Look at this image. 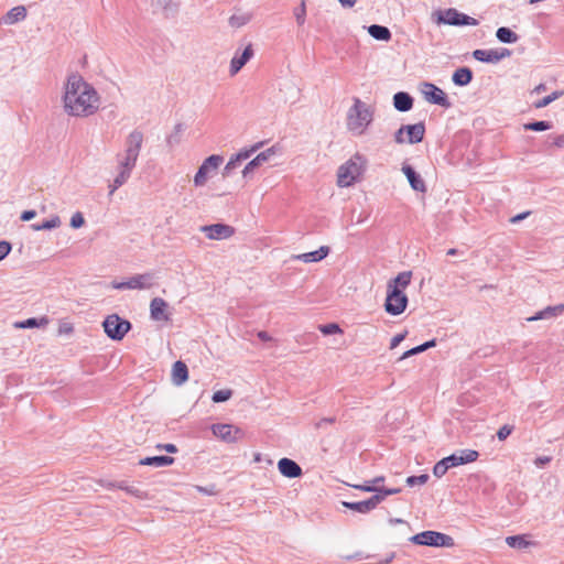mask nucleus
<instances>
[{"label":"nucleus","mask_w":564,"mask_h":564,"mask_svg":"<svg viewBox=\"0 0 564 564\" xmlns=\"http://www.w3.org/2000/svg\"><path fill=\"white\" fill-rule=\"evenodd\" d=\"M63 101L65 111L75 117L90 116L99 107L98 93L77 74L68 76Z\"/></svg>","instance_id":"f257e3e1"},{"label":"nucleus","mask_w":564,"mask_h":564,"mask_svg":"<svg viewBox=\"0 0 564 564\" xmlns=\"http://www.w3.org/2000/svg\"><path fill=\"white\" fill-rule=\"evenodd\" d=\"M367 159L356 153L347 162L341 164L337 171V184L339 187L351 186L358 177L365 172Z\"/></svg>","instance_id":"f03ea898"},{"label":"nucleus","mask_w":564,"mask_h":564,"mask_svg":"<svg viewBox=\"0 0 564 564\" xmlns=\"http://www.w3.org/2000/svg\"><path fill=\"white\" fill-rule=\"evenodd\" d=\"M373 113L367 104L359 98H355L354 106L350 107L347 113V127L349 131L360 135L371 123Z\"/></svg>","instance_id":"7ed1b4c3"},{"label":"nucleus","mask_w":564,"mask_h":564,"mask_svg":"<svg viewBox=\"0 0 564 564\" xmlns=\"http://www.w3.org/2000/svg\"><path fill=\"white\" fill-rule=\"evenodd\" d=\"M117 159V175L112 183L109 185V195H112L119 187L128 182L133 169L137 165L138 158L131 153H118Z\"/></svg>","instance_id":"20e7f679"},{"label":"nucleus","mask_w":564,"mask_h":564,"mask_svg":"<svg viewBox=\"0 0 564 564\" xmlns=\"http://www.w3.org/2000/svg\"><path fill=\"white\" fill-rule=\"evenodd\" d=\"M410 541L416 545L435 547H452L454 545L452 536L436 531H423L411 536Z\"/></svg>","instance_id":"39448f33"},{"label":"nucleus","mask_w":564,"mask_h":564,"mask_svg":"<svg viewBox=\"0 0 564 564\" xmlns=\"http://www.w3.org/2000/svg\"><path fill=\"white\" fill-rule=\"evenodd\" d=\"M436 23L438 24H448L454 26H463V25H478V21L469 17L465 13L459 12L457 9L449 8L443 11H437L436 13Z\"/></svg>","instance_id":"423d86ee"},{"label":"nucleus","mask_w":564,"mask_h":564,"mask_svg":"<svg viewBox=\"0 0 564 564\" xmlns=\"http://www.w3.org/2000/svg\"><path fill=\"white\" fill-rule=\"evenodd\" d=\"M102 326L107 336L112 340H121L131 329V323L119 317L117 314L107 316L102 323Z\"/></svg>","instance_id":"0eeeda50"},{"label":"nucleus","mask_w":564,"mask_h":564,"mask_svg":"<svg viewBox=\"0 0 564 564\" xmlns=\"http://www.w3.org/2000/svg\"><path fill=\"white\" fill-rule=\"evenodd\" d=\"M155 274L145 272L135 274L124 282H112L111 286L116 290H149L154 285Z\"/></svg>","instance_id":"6e6552de"},{"label":"nucleus","mask_w":564,"mask_h":564,"mask_svg":"<svg viewBox=\"0 0 564 564\" xmlns=\"http://www.w3.org/2000/svg\"><path fill=\"white\" fill-rule=\"evenodd\" d=\"M223 162L224 158L218 154L206 158L194 176L195 186H204L207 183L209 174L216 172Z\"/></svg>","instance_id":"1a4fd4ad"},{"label":"nucleus","mask_w":564,"mask_h":564,"mask_svg":"<svg viewBox=\"0 0 564 564\" xmlns=\"http://www.w3.org/2000/svg\"><path fill=\"white\" fill-rule=\"evenodd\" d=\"M408 305V296L401 290L388 289L384 310L390 315L402 314Z\"/></svg>","instance_id":"9d476101"},{"label":"nucleus","mask_w":564,"mask_h":564,"mask_svg":"<svg viewBox=\"0 0 564 564\" xmlns=\"http://www.w3.org/2000/svg\"><path fill=\"white\" fill-rule=\"evenodd\" d=\"M421 91L424 95L426 101L444 108L451 107V102L446 94L436 85L432 83H423Z\"/></svg>","instance_id":"9b49d317"},{"label":"nucleus","mask_w":564,"mask_h":564,"mask_svg":"<svg viewBox=\"0 0 564 564\" xmlns=\"http://www.w3.org/2000/svg\"><path fill=\"white\" fill-rule=\"evenodd\" d=\"M212 432L216 437L227 443L237 442L241 434V430L234 426L232 424L221 423L213 424Z\"/></svg>","instance_id":"f8f14e48"},{"label":"nucleus","mask_w":564,"mask_h":564,"mask_svg":"<svg viewBox=\"0 0 564 564\" xmlns=\"http://www.w3.org/2000/svg\"><path fill=\"white\" fill-rule=\"evenodd\" d=\"M171 312L169 304L162 297H154L150 303V316L155 322L171 321Z\"/></svg>","instance_id":"ddd939ff"},{"label":"nucleus","mask_w":564,"mask_h":564,"mask_svg":"<svg viewBox=\"0 0 564 564\" xmlns=\"http://www.w3.org/2000/svg\"><path fill=\"white\" fill-rule=\"evenodd\" d=\"M200 230L206 234L208 239L212 240L228 239L235 234V229L225 224L206 225L203 226Z\"/></svg>","instance_id":"4468645a"},{"label":"nucleus","mask_w":564,"mask_h":564,"mask_svg":"<svg viewBox=\"0 0 564 564\" xmlns=\"http://www.w3.org/2000/svg\"><path fill=\"white\" fill-rule=\"evenodd\" d=\"M262 143H257L252 145L250 149L241 150L236 155L231 156L230 160L224 167L223 175L224 177L230 176L231 172L239 166V164L249 159L256 151L260 149Z\"/></svg>","instance_id":"2eb2a0df"},{"label":"nucleus","mask_w":564,"mask_h":564,"mask_svg":"<svg viewBox=\"0 0 564 564\" xmlns=\"http://www.w3.org/2000/svg\"><path fill=\"white\" fill-rule=\"evenodd\" d=\"M143 141L144 135L142 131L138 129L131 131L126 138L123 152L131 153L133 156L139 158Z\"/></svg>","instance_id":"dca6fc26"},{"label":"nucleus","mask_w":564,"mask_h":564,"mask_svg":"<svg viewBox=\"0 0 564 564\" xmlns=\"http://www.w3.org/2000/svg\"><path fill=\"white\" fill-rule=\"evenodd\" d=\"M478 456L479 454L477 451L463 449L444 458L446 459V463L448 464L449 468H452L459 465L473 463L478 458Z\"/></svg>","instance_id":"f3484780"},{"label":"nucleus","mask_w":564,"mask_h":564,"mask_svg":"<svg viewBox=\"0 0 564 564\" xmlns=\"http://www.w3.org/2000/svg\"><path fill=\"white\" fill-rule=\"evenodd\" d=\"M275 154L274 147L264 150L259 153L254 159H252L242 170L243 177H249L256 169L260 167L262 164L268 162L271 156Z\"/></svg>","instance_id":"a211bd4d"},{"label":"nucleus","mask_w":564,"mask_h":564,"mask_svg":"<svg viewBox=\"0 0 564 564\" xmlns=\"http://www.w3.org/2000/svg\"><path fill=\"white\" fill-rule=\"evenodd\" d=\"M279 471L288 478L301 477L303 471L301 466L293 459L283 457L278 462Z\"/></svg>","instance_id":"6ab92c4d"},{"label":"nucleus","mask_w":564,"mask_h":564,"mask_svg":"<svg viewBox=\"0 0 564 564\" xmlns=\"http://www.w3.org/2000/svg\"><path fill=\"white\" fill-rule=\"evenodd\" d=\"M402 172L403 174L406 176L409 183H410V186L416 191V192H420V193H425L426 192V185H425V182L423 181V178L421 177L420 174H417L414 169L409 165V164H403L402 165Z\"/></svg>","instance_id":"aec40b11"},{"label":"nucleus","mask_w":564,"mask_h":564,"mask_svg":"<svg viewBox=\"0 0 564 564\" xmlns=\"http://www.w3.org/2000/svg\"><path fill=\"white\" fill-rule=\"evenodd\" d=\"M406 134V142L410 144L419 143L423 140L425 133V126L423 122L415 124H404Z\"/></svg>","instance_id":"412c9836"},{"label":"nucleus","mask_w":564,"mask_h":564,"mask_svg":"<svg viewBox=\"0 0 564 564\" xmlns=\"http://www.w3.org/2000/svg\"><path fill=\"white\" fill-rule=\"evenodd\" d=\"M253 50L251 45H248L240 56H235L230 62V74L236 75L252 57Z\"/></svg>","instance_id":"4be33fe9"},{"label":"nucleus","mask_w":564,"mask_h":564,"mask_svg":"<svg viewBox=\"0 0 564 564\" xmlns=\"http://www.w3.org/2000/svg\"><path fill=\"white\" fill-rule=\"evenodd\" d=\"M401 488H386L378 486L377 490L373 491L375 495L370 497L368 501L373 510L379 503H381L386 499L387 496L397 495L401 492Z\"/></svg>","instance_id":"5701e85b"},{"label":"nucleus","mask_w":564,"mask_h":564,"mask_svg":"<svg viewBox=\"0 0 564 564\" xmlns=\"http://www.w3.org/2000/svg\"><path fill=\"white\" fill-rule=\"evenodd\" d=\"M328 253H329V248L326 246H322L319 249H317L315 251L297 254L294 257V259L303 261L305 263L318 262V261L323 260L324 258H326L328 256Z\"/></svg>","instance_id":"b1692460"},{"label":"nucleus","mask_w":564,"mask_h":564,"mask_svg":"<svg viewBox=\"0 0 564 564\" xmlns=\"http://www.w3.org/2000/svg\"><path fill=\"white\" fill-rule=\"evenodd\" d=\"M188 379V369L187 366L177 360L174 362L172 368V381L175 386L183 384Z\"/></svg>","instance_id":"393cba45"},{"label":"nucleus","mask_w":564,"mask_h":564,"mask_svg":"<svg viewBox=\"0 0 564 564\" xmlns=\"http://www.w3.org/2000/svg\"><path fill=\"white\" fill-rule=\"evenodd\" d=\"M393 106L401 112L409 111L413 107V98L408 93L399 91L393 96Z\"/></svg>","instance_id":"a878e982"},{"label":"nucleus","mask_w":564,"mask_h":564,"mask_svg":"<svg viewBox=\"0 0 564 564\" xmlns=\"http://www.w3.org/2000/svg\"><path fill=\"white\" fill-rule=\"evenodd\" d=\"M564 312V304L555 306H547L544 310L538 312L534 316L528 318L529 322L549 319L561 315Z\"/></svg>","instance_id":"bb28decb"},{"label":"nucleus","mask_w":564,"mask_h":564,"mask_svg":"<svg viewBox=\"0 0 564 564\" xmlns=\"http://www.w3.org/2000/svg\"><path fill=\"white\" fill-rule=\"evenodd\" d=\"M411 278H412L411 271H403V272L399 273L394 279H391L388 282L387 289H395V290H401L403 292V290L410 285Z\"/></svg>","instance_id":"cd10ccee"},{"label":"nucleus","mask_w":564,"mask_h":564,"mask_svg":"<svg viewBox=\"0 0 564 564\" xmlns=\"http://www.w3.org/2000/svg\"><path fill=\"white\" fill-rule=\"evenodd\" d=\"M26 17V9L23 6H18L8 11L3 18V23L14 24L19 21L24 20Z\"/></svg>","instance_id":"c85d7f7f"},{"label":"nucleus","mask_w":564,"mask_h":564,"mask_svg":"<svg viewBox=\"0 0 564 564\" xmlns=\"http://www.w3.org/2000/svg\"><path fill=\"white\" fill-rule=\"evenodd\" d=\"M452 79L457 86H467L473 79V72L468 67H460L454 72Z\"/></svg>","instance_id":"c756f323"},{"label":"nucleus","mask_w":564,"mask_h":564,"mask_svg":"<svg viewBox=\"0 0 564 564\" xmlns=\"http://www.w3.org/2000/svg\"><path fill=\"white\" fill-rule=\"evenodd\" d=\"M368 33L378 41L388 42L391 39V32L387 26L379 24H371L368 26Z\"/></svg>","instance_id":"7c9ffc66"},{"label":"nucleus","mask_w":564,"mask_h":564,"mask_svg":"<svg viewBox=\"0 0 564 564\" xmlns=\"http://www.w3.org/2000/svg\"><path fill=\"white\" fill-rule=\"evenodd\" d=\"M174 463V458L171 456H152L145 457L140 460L141 465L154 466V467H164L170 466Z\"/></svg>","instance_id":"2f4dec72"},{"label":"nucleus","mask_w":564,"mask_h":564,"mask_svg":"<svg viewBox=\"0 0 564 564\" xmlns=\"http://www.w3.org/2000/svg\"><path fill=\"white\" fill-rule=\"evenodd\" d=\"M108 488H118V489H121V490H124L127 494L131 495V496H134L137 498H144L145 497V494L140 490L139 488L134 487V486H130L128 485L126 481H119V482H109L107 485Z\"/></svg>","instance_id":"473e14b6"},{"label":"nucleus","mask_w":564,"mask_h":564,"mask_svg":"<svg viewBox=\"0 0 564 564\" xmlns=\"http://www.w3.org/2000/svg\"><path fill=\"white\" fill-rule=\"evenodd\" d=\"M473 57L484 63H498L496 50H475L473 52Z\"/></svg>","instance_id":"72a5a7b5"},{"label":"nucleus","mask_w":564,"mask_h":564,"mask_svg":"<svg viewBox=\"0 0 564 564\" xmlns=\"http://www.w3.org/2000/svg\"><path fill=\"white\" fill-rule=\"evenodd\" d=\"M497 39L502 43H516L518 35L511 29L501 26L496 32Z\"/></svg>","instance_id":"f704fd0d"},{"label":"nucleus","mask_w":564,"mask_h":564,"mask_svg":"<svg viewBox=\"0 0 564 564\" xmlns=\"http://www.w3.org/2000/svg\"><path fill=\"white\" fill-rule=\"evenodd\" d=\"M48 324V319L46 317H42L40 319L35 317L28 318L22 322H17L14 324L15 328H34V327H41Z\"/></svg>","instance_id":"c9c22d12"},{"label":"nucleus","mask_w":564,"mask_h":564,"mask_svg":"<svg viewBox=\"0 0 564 564\" xmlns=\"http://www.w3.org/2000/svg\"><path fill=\"white\" fill-rule=\"evenodd\" d=\"M343 506L359 513H368L372 510L368 499L358 502L344 501Z\"/></svg>","instance_id":"e433bc0d"},{"label":"nucleus","mask_w":564,"mask_h":564,"mask_svg":"<svg viewBox=\"0 0 564 564\" xmlns=\"http://www.w3.org/2000/svg\"><path fill=\"white\" fill-rule=\"evenodd\" d=\"M61 219L58 216H54L51 219L44 220L41 224H33L31 227L35 231L50 230L59 227Z\"/></svg>","instance_id":"4c0bfd02"},{"label":"nucleus","mask_w":564,"mask_h":564,"mask_svg":"<svg viewBox=\"0 0 564 564\" xmlns=\"http://www.w3.org/2000/svg\"><path fill=\"white\" fill-rule=\"evenodd\" d=\"M506 543L510 546V547H516V549H524L527 547L530 543L524 539L523 535H510V536H507L506 539Z\"/></svg>","instance_id":"58836bf2"},{"label":"nucleus","mask_w":564,"mask_h":564,"mask_svg":"<svg viewBox=\"0 0 564 564\" xmlns=\"http://www.w3.org/2000/svg\"><path fill=\"white\" fill-rule=\"evenodd\" d=\"M562 95H563L562 90H555L551 95H547V96L543 97L542 99L538 100L534 104V107L536 109L544 108V107L549 106L551 102H553L554 100H556L557 98H560Z\"/></svg>","instance_id":"ea45409f"},{"label":"nucleus","mask_w":564,"mask_h":564,"mask_svg":"<svg viewBox=\"0 0 564 564\" xmlns=\"http://www.w3.org/2000/svg\"><path fill=\"white\" fill-rule=\"evenodd\" d=\"M551 128L552 123L550 121H534L524 124V129L531 131H545Z\"/></svg>","instance_id":"a19ab883"},{"label":"nucleus","mask_w":564,"mask_h":564,"mask_svg":"<svg viewBox=\"0 0 564 564\" xmlns=\"http://www.w3.org/2000/svg\"><path fill=\"white\" fill-rule=\"evenodd\" d=\"M231 395H232V391L230 389L218 390V391L214 392L212 400L215 403H220V402H225V401L229 400L231 398Z\"/></svg>","instance_id":"79ce46f5"},{"label":"nucleus","mask_w":564,"mask_h":564,"mask_svg":"<svg viewBox=\"0 0 564 564\" xmlns=\"http://www.w3.org/2000/svg\"><path fill=\"white\" fill-rule=\"evenodd\" d=\"M318 329L324 335H332V334L343 333L341 328L336 323H329V324H325V325H319Z\"/></svg>","instance_id":"37998d69"},{"label":"nucleus","mask_w":564,"mask_h":564,"mask_svg":"<svg viewBox=\"0 0 564 564\" xmlns=\"http://www.w3.org/2000/svg\"><path fill=\"white\" fill-rule=\"evenodd\" d=\"M449 469L448 464L446 463V459L443 458L440 462H437L433 468V474L436 477H442L446 474V471Z\"/></svg>","instance_id":"c03bdc74"},{"label":"nucleus","mask_w":564,"mask_h":564,"mask_svg":"<svg viewBox=\"0 0 564 564\" xmlns=\"http://www.w3.org/2000/svg\"><path fill=\"white\" fill-rule=\"evenodd\" d=\"M429 480L427 474H422L419 476H410L406 478V485L410 487L416 486V485H424Z\"/></svg>","instance_id":"a18cd8bd"},{"label":"nucleus","mask_w":564,"mask_h":564,"mask_svg":"<svg viewBox=\"0 0 564 564\" xmlns=\"http://www.w3.org/2000/svg\"><path fill=\"white\" fill-rule=\"evenodd\" d=\"M294 15L299 25H303L305 22L306 7L305 1H302L300 7L294 10Z\"/></svg>","instance_id":"49530a36"},{"label":"nucleus","mask_w":564,"mask_h":564,"mask_svg":"<svg viewBox=\"0 0 564 564\" xmlns=\"http://www.w3.org/2000/svg\"><path fill=\"white\" fill-rule=\"evenodd\" d=\"M249 21V18L246 15H231L229 19V24L232 28H241Z\"/></svg>","instance_id":"de8ad7c7"},{"label":"nucleus","mask_w":564,"mask_h":564,"mask_svg":"<svg viewBox=\"0 0 564 564\" xmlns=\"http://www.w3.org/2000/svg\"><path fill=\"white\" fill-rule=\"evenodd\" d=\"M85 224L84 216L80 212H76L70 218V227L77 229Z\"/></svg>","instance_id":"09e8293b"},{"label":"nucleus","mask_w":564,"mask_h":564,"mask_svg":"<svg viewBox=\"0 0 564 564\" xmlns=\"http://www.w3.org/2000/svg\"><path fill=\"white\" fill-rule=\"evenodd\" d=\"M513 431V427L511 425L505 424L501 426L497 432V437L499 441H505Z\"/></svg>","instance_id":"8fccbe9b"},{"label":"nucleus","mask_w":564,"mask_h":564,"mask_svg":"<svg viewBox=\"0 0 564 564\" xmlns=\"http://www.w3.org/2000/svg\"><path fill=\"white\" fill-rule=\"evenodd\" d=\"M12 246L9 241L1 240L0 241V261L4 259L11 251Z\"/></svg>","instance_id":"3c124183"},{"label":"nucleus","mask_w":564,"mask_h":564,"mask_svg":"<svg viewBox=\"0 0 564 564\" xmlns=\"http://www.w3.org/2000/svg\"><path fill=\"white\" fill-rule=\"evenodd\" d=\"M351 487L366 492H373L375 490H377L378 486H372V484L369 482V480H367L361 485H351Z\"/></svg>","instance_id":"603ef678"},{"label":"nucleus","mask_w":564,"mask_h":564,"mask_svg":"<svg viewBox=\"0 0 564 564\" xmlns=\"http://www.w3.org/2000/svg\"><path fill=\"white\" fill-rule=\"evenodd\" d=\"M74 330L73 325L68 322H62L58 327V334H66L69 335Z\"/></svg>","instance_id":"864d4df0"},{"label":"nucleus","mask_w":564,"mask_h":564,"mask_svg":"<svg viewBox=\"0 0 564 564\" xmlns=\"http://www.w3.org/2000/svg\"><path fill=\"white\" fill-rule=\"evenodd\" d=\"M406 332L395 335L390 343V349H394L406 337Z\"/></svg>","instance_id":"5fc2aeb1"},{"label":"nucleus","mask_w":564,"mask_h":564,"mask_svg":"<svg viewBox=\"0 0 564 564\" xmlns=\"http://www.w3.org/2000/svg\"><path fill=\"white\" fill-rule=\"evenodd\" d=\"M420 352H423V350H422L421 346L419 345V346L411 348V349L406 350L405 352H403V355L400 357V360L406 359V358L414 356L416 354H420Z\"/></svg>","instance_id":"6e6d98bb"},{"label":"nucleus","mask_w":564,"mask_h":564,"mask_svg":"<svg viewBox=\"0 0 564 564\" xmlns=\"http://www.w3.org/2000/svg\"><path fill=\"white\" fill-rule=\"evenodd\" d=\"M404 134H405L404 127L401 126V128L394 133V141L399 144L406 142Z\"/></svg>","instance_id":"4d7b16f0"},{"label":"nucleus","mask_w":564,"mask_h":564,"mask_svg":"<svg viewBox=\"0 0 564 564\" xmlns=\"http://www.w3.org/2000/svg\"><path fill=\"white\" fill-rule=\"evenodd\" d=\"M510 55H511V51L508 48L496 50V56H498L497 57L498 62H500L501 59H503L506 57H509Z\"/></svg>","instance_id":"13d9d810"},{"label":"nucleus","mask_w":564,"mask_h":564,"mask_svg":"<svg viewBox=\"0 0 564 564\" xmlns=\"http://www.w3.org/2000/svg\"><path fill=\"white\" fill-rule=\"evenodd\" d=\"M335 421H336V417H334V416L323 417L318 422L315 423V427L322 429L324 426V424H333V423H335Z\"/></svg>","instance_id":"bf43d9fd"},{"label":"nucleus","mask_w":564,"mask_h":564,"mask_svg":"<svg viewBox=\"0 0 564 564\" xmlns=\"http://www.w3.org/2000/svg\"><path fill=\"white\" fill-rule=\"evenodd\" d=\"M551 462V457L549 456H539L535 458L534 464L538 467H543L544 465L549 464Z\"/></svg>","instance_id":"052dcab7"},{"label":"nucleus","mask_w":564,"mask_h":564,"mask_svg":"<svg viewBox=\"0 0 564 564\" xmlns=\"http://www.w3.org/2000/svg\"><path fill=\"white\" fill-rule=\"evenodd\" d=\"M159 449H164L166 451L167 453H176L177 452V447L174 445V444H159L156 446Z\"/></svg>","instance_id":"680f3d73"},{"label":"nucleus","mask_w":564,"mask_h":564,"mask_svg":"<svg viewBox=\"0 0 564 564\" xmlns=\"http://www.w3.org/2000/svg\"><path fill=\"white\" fill-rule=\"evenodd\" d=\"M36 216V213L35 210H24L22 214H21V220L23 221H29L31 219H33L34 217Z\"/></svg>","instance_id":"e2e57ef3"},{"label":"nucleus","mask_w":564,"mask_h":564,"mask_svg":"<svg viewBox=\"0 0 564 564\" xmlns=\"http://www.w3.org/2000/svg\"><path fill=\"white\" fill-rule=\"evenodd\" d=\"M553 145H555L557 148H564V134L554 137Z\"/></svg>","instance_id":"0e129e2a"},{"label":"nucleus","mask_w":564,"mask_h":564,"mask_svg":"<svg viewBox=\"0 0 564 564\" xmlns=\"http://www.w3.org/2000/svg\"><path fill=\"white\" fill-rule=\"evenodd\" d=\"M258 338L262 341H270L272 340V337L269 335L268 332L265 330H260L258 334H257Z\"/></svg>","instance_id":"69168bd1"},{"label":"nucleus","mask_w":564,"mask_h":564,"mask_svg":"<svg viewBox=\"0 0 564 564\" xmlns=\"http://www.w3.org/2000/svg\"><path fill=\"white\" fill-rule=\"evenodd\" d=\"M530 213L529 212H525V213H522V214H519V215H516L513 216L510 221L512 224H517L519 223L520 220H523Z\"/></svg>","instance_id":"338daca9"},{"label":"nucleus","mask_w":564,"mask_h":564,"mask_svg":"<svg viewBox=\"0 0 564 564\" xmlns=\"http://www.w3.org/2000/svg\"><path fill=\"white\" fill-rule=\"evenodd\" d=\"M180 142L178 134L173 133L167 138L169 145L177 144Z\"/></svg>","instance_id":"774afa93"}]
</instances>
